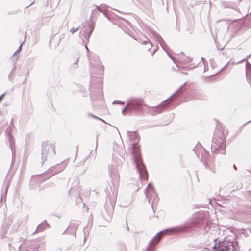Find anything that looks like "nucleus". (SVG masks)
I'll return each mask as SVG.
<instances>
[{
  "label": "nucleus",
  "mask_w": 251,
  "mask_h": 251,
  "mask_svg": "<svg viewBox=\"0 0 251 251\" xmlns=\"http://www.w3.org/2000/svg\"><path fill=\"white\" fill-rule=\"evenodd\" d=\"M132 154L134 159V162L136 166L138 169L141 178L143 179L146 180L148 179V174L145 169V165L142 163L141 159L140 147L137 143L133 145L132 148Z\"/></svg>",
  "instance_id": "1"
},
{
  "label": "nucleus",
  "mask_w": 251,
  "mask_h": 251,
  "mask_svg": "<svg viewBox=\"0 0 251 251\" xmlns=\"http://www.w3.org/2000/svg\"><path fill=\"white\" fill-rule=\"evenodd\" d=\"M211 148L215 153H219L220 150L225 151V138L222 131H219L218 132H215L214 137L212 140Z\"/></svg>",
  "instance_id": "2"
},
{
  "label": "nucleus",
  "mask_w": 251,
  "mask_h": 251,
  "mask_svg": "<svg viewBox=\"0 0 251 251\" xmlns=\"http://www.w3.org/2000/svg\"><path fill=\"white\" fill-rule=\"evenodd\" d=\"M127 108L130 110H135L138 112L143 113L147 108H148V105L145 103L143 100L134 99L129 101Z\"/></svg>",
  "instance_id": "3"
},
{
  "label": "nucleus",
  "mask_w": 251,
  "mask_h": 251,
  "mask_svg": "<svg viewBox=\"0 0 251 251\" xmlns=\"http://www.w3.org/2000/svg\"><path fill=\"white\" fill-rule=\"evenodd\" d=\"M166 101H164L162 104L157 106L150 107L148 106V108H147V109L148 110L149 113L155 115L161 112L165 108V106L166 104Z\"/></svg>",
  "instance_id": "4"
},
{
  "label": "nucleus",
  "mask_w": 251,
  "mask_h": 251,
  "mask_svg": "<svg viewBox=\"0 0 251 251\" xmlns=\"http://www.w3.org/2000/svg\"><path fill=\"white\" fill-rule=\"evenodd\" d=\"M162 234L163 233L160 232L153 238L149 245L146 251H153L155 246L161 239Z\"/></svg>",
  "instance_id": "5"
},
{
  "label": "nucleus",
  "mask_w": 251,
  "mask_h": 251,
  "mask_svg": "<svg viewBox=\"0 0 251 251\" xmlns=\"http://www.w3.org/2000/svg\"><path fill=\"white\" fill-rule=\"evenodd\" d=\"M55 40V38L54 37H52L50 40V47H55L59 44L58 42H56L54 44V41Z\"/></svg>",
  "instance_id": "6"
},
{
  "label": "nucleus",
  "mask_w": 251,
  "mask_h": 251,
  "mask_svg": "<svg viewBox=\"0 0 251 251\" xmlns=\"http://www.w3.org/2000/svg\"><path fill=\"white\" fill-rule=\"evenodd\" d=\"M120 250L123 251H127V247L125 244H121L119 247Z\"/></svg>",
  "instance_id": "7"
},
{
  "label": "nucleus",
  "mask_w": 251,
  "mask_h": 251,
  "mask_svg": "<svg viewBox=\"0 0 251 251\" xmlns=\"http://www.w3.org/2000/svg\"><path fill=\"white\" fill-rule=\"evenodd\" d=\"M79 28H74V27H73L72 29H71L70 30V32L72 33V34H74L75 32L77 31L78 30Z\"/></svg>",
  "instance_id": "8"
},
{
  "label": "nucleus",
  "mask_w": 251,
  "mask_h": 251,
  "mask_svg": "<svg viewBox=\"0 0 251 251\" xmlns=\"http://www.w3.org/2000/svg\"><path fill=\"white\" fill-rule=\"evenodd\" d=\"M89 115H90L91 117H93V118H96V119H99V120H102V121H103V120H102V119H101L100 118H99V117H97L96 116H95V115H92V114H89Z\"/></svg>",
  "instance_id": "9"
},
{
  "label": "nucleus",
  "mask_w": 251,
  "mask_h": 251,
  "mask_svg": "<svg viewBox=\"0 0 251 251\" xmlns=\"http://www.w3.org/2000/svg\"><path fill=\"white\" fill-rule=\"evenodd\" d=\"M5 95L4 94L1 95L0 96V103L1 102V101H2V100H3V97H4V96Z\"/></svg>",
  "instance_id": "10"
},
{
  "label": "nucleus",
  "mask_w": 251,
  "mask_h": 251,
  "mask_svg": "<svg viewBox=\"0 0 251 251\" xmlns=\"http://www.w3.org/2000/svg\"><path fill=\"white\" fill-rule=\"evenodd\" d=\"M119 177H119V175H118V176H117V178H118V180L119 179Z\"/></svg>",
  "instance_id": "11"
}]
</instances>
